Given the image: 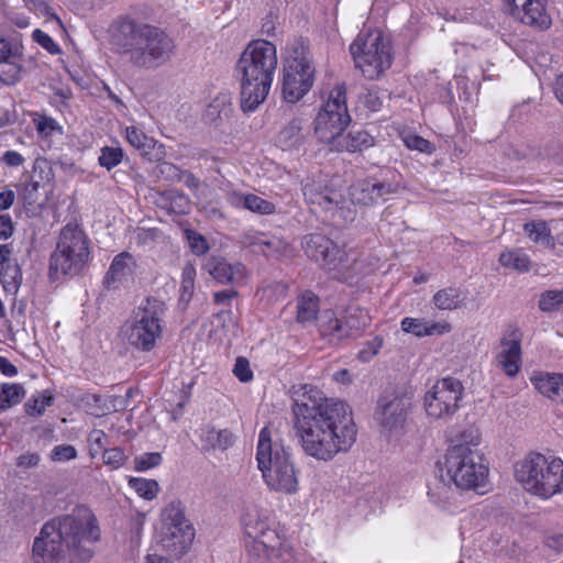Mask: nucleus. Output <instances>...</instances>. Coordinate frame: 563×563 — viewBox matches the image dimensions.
Masks as SVG:
<instances>
[{
	"label": "nucleus",
	"mask_w": 563,
	"mask_h": 563,
	"mask_svg": "<svg viewBox=\"0 0 563 563\" xmlns=\"http://www.w3.org/2000/svg\"><path fill=\"white\" fill-rule=\"evenodd\" d=\"M386 98L385 93H380L378 88L373 87L366 90V92L362 96V103L365 108H367L372 112L379 111L383 107L384 99Z\"/></svg>",
	"instance_id": "nucleus-52"
},
{
	"label": "nucleus",
	"mask_w": 563,
	"mask_h": 563,
	"mask_svg": "<svg viewBox=\"0 0 563 563\" xmlns=\"http://www.w3.org/2000/svg\"><path fill=\"white\" fill-rule=\"evenodd\" d=\"M319 298L311 291L303 292L297 301V321L306 324L317 319Z\"/></svg>",
	"instance_id": "nucleus-37"
},
{
	"label": "nucleus",
	"mask_w": 563,
	"mask_h": 563,
	"mask_svg": "<svg viewBox=\"0 0 563 563\" xmlns=\"http://www.w3.org/2000/svg\"><path fill=\"white\" fill-rule=\"evenodd\" d=\"M496 364L509 377H515L521 366V333L514 329L500 341Z\"/></svg>",
	"instance_id": "nucleus-20"
},
{
	"label": "nucleus",
	"mask_w": 563,
	"mask_h": 563,
	"mask_svg": "<svg viewBox=\"0 0 563 563\" xmlns=\"http://www.w3.org/2000/svg\"><path fill=\"white\" fill-rule=\"evenodd\" d=\"M88 442L90 444L91 452H98L100 450H106L108 437L103 430L93 429L88 435Z\"/></svg>",
	"instance_id": "nucleus-61"
},
{
	"label": "nucleus",
	"mask_w": 563,
	"mask_h": 563,
	"mask_svg": "<svg viewBox=\"0 0 563 563\" xmlns=\"http://www.w3.org/2000/svg\"><path fill=\"white\" fill-rule=\"evenodd\" d=\"M563 305V290H547L541 294L539 308L542 311H554Z\"/></svg>",
	"instance_id": "nucleus-48"
},
{
	"label": "nucleus",
	"mask_w": 563,
	"mask_h": 563,
	"mask_svg": "<svg viewBox=\"0 0 563 563\" xmlns=\"http://www.w3.org/2000/svg\"><path fill=\"white\" fill-rule=\"evenodd\" d=\"M475 525L487 526H506L509 525V517L498 509L487 507L477 508L475 510Z\"/></svg>",
	"instance_id": "nucleus-43"
},
{
	"label": "nucleus",
	"mask_w": 563,
	"mask_h": 563,
	"mask_svg": "<svg viewBox=\"0 0 563 563\" xmlns=\"http://www.w3.org/2000/svg\"><path fill=\"white\" fill-rule=\"evenodd\" d=\"M245 210L261 216H269L276 212V206L255 194H247Z\"/></svg>",
	"instance_id": "nucleus-45"
},
{
	"label": "nucleus",
	"mask_w": 563,
	"mask_h": 563,
	"mask_svg": "<svg viewBox=\"0 0 563 563\" xmlns=\"http://www.w3.org/2000/svg\"><path fill=\"white\" fill-rule=\"evenodd\" d=\"M306 120L299 117L289 120L277 135V144L284 151L299 150L306 142Z\"/></svg>",
	"instance_id": "nucleus-23"
},
{
	"label": "nucleus",
	"mask_w": 563,
	"mask_h": 563,
	"mask_svg": "<svg viewBox=\"0 0 563 563\" xmlns=\"http://www.w3.org/2000/svg\"><path fill=\"white\" fill-rule=\"evenodd\" d=\"M266 485L275 492L295 494L298 490V472L292 460L282 461L262 474Z\"/></svg>",
	"instance_id": "nucleus-21"
},
{
	"label": "nucleus",
	"mask_w": 563,
	"mask_h": 563,
	"mask_svg": "<svg viewBox=\"0 0 563 563\" xmlns=\"http://www.w3.org/2000/svg\"><path fill=\"white\" fill-rule=\"evenodd\" d=\"M350 52L355 67L371 80L379 79L393 63L390 42L379 30L361 32Z\"/></svg>",
	"instance_id": "nucleus-9"
},
{
	"label": "nucleus",
	"mask_w": 563,
	"mask_h": 563,
	"mask_svg": "<svg viewBox=\"0 0 563 563\" xmlns=\"http://www.w3.org/2000/svg\"><path fill=\"white\" fill-rule=\"evenodd\" d=\"M234 440L233 433L228 429L217 430L212 427H205L200 431L201 449L205 452L225 451L233 445Z\"/></svg>",
	"instance_id": "nucleus-31"
},
{
	"label": "nucleus",
	"mask_w": 563,
	"mask_h": 563,
	"mask_svg": "<svg viewBox=\"0 0 563 563\" xmlns=\"http://www.w3.org/2000/svg\"><path fill=\"white\" fill-rule=\"evenodd\" d=\"M373 136L364 130H351L349 133L343 134L333 141L330 145L331 150L342 152L346 151L350 153L361 152L365 148L373 146Z\"/></svg>",
	"instance_id": "nucleus-29"
},
{
	"label": "nucleus",
	"mask_w": 563,
	"mask_h": 563,
	"mask_svg": "<svg viewBox=\"0 0 563 563\" xmlns=\"http://www.w3.org/2000/svg\"><path fill=\"white\" fill-rule=\"evenodd\" d=\"M515 478L528 493L550 498L563 490V461L530 452L515 464Z\"/></svg>",
	"instance_id": "nucleus-5"
},
{
	"label": "nucleus",
	"mask_w": 563,
	"mask_h": 563,
	"mask_svg": "<svg viewBox=\"0 0 563 563\" xmlns=\"http://www.w3.org/2000/svg\"><path fill=\"white\" fill-rule=\"evenodd\" d=\"M21 67L16 62L5 59L0 62V82L14 85L19 81Z\"/></svg>",
	"instance_id": "nucleus-46"
},
{
	"label": "nucleus",
	"mask_w": 563,
	"mask_h": 563,
	"mask_svg": "<svg viewBox=\"0 0 563 563\" xmlns=\"http://www.w3.org/2000/svg\"><path fill=\"white\" fill-rule=\"evenodd\" d=\"M302 246L308 257L333 273L335 278L346 279L351 262L345 251L322 234H310L303 239Z\"/></svg>",
	"instance_id": "nucleus-12"
},
{
	"label": "nucleus",
	"mask_w": 563,
	"mask_h": 563,
	"mask_svg": "<svg viewBox=\"0 0 563 563\" xmlns=\"http://www.w3.org/2000/svg\"><path fill=\"white\" fill-rule=\"evenodd\" d=\"M41 462V456L36 452H25L18 456L16 466L23 470L35 468Z\"/></svg>",
	"instance_id": "nucleus-64"
},
{
	"label": "nucleus",
	"mask_w": 563,
	"mask_h": 563,
	"mask_svg": "<svg viewBox=\"0 0 563 563\" xmlns=\"http://www.w3.org/2000/svg\"><path fill=\"white\" fill-rule=\"evenodd\" d=\"M394 192L390 184L380 183L376 179H363L354 183L350 188V196L353 203L372 206L385 200L387 195Z\"/></svg>",
	"instance_id": "nucleus-22"
},
{
	"label": "nucleus",
	"mask_w": 563,
	"mask_h": 563,
	"mask_svg": "<svg viewBox=\"0 0 563 563\" xmlns=\"http://www.w3.org/2000/svg\"><path fill=\"white\" fill-rule=\"evenodd\" d=\"M402 141L409 150L419 151L421 153L431 154L435 150L431 142L417 134L407 133L402 136Z\"/></svg>",
	"instance_id": "nucleus-50"
},
{
	"label": "nucleus",
	"mask_w": 563,
	"mask_h": 563,
	"mask_svg": "<svg viewBox=\"0 0 563 563\" xmlns=\"http://www.w3.org/2000/svg\"><path fill=\"white\" fill-rule=\"evenodd\" d=\"M117 45L120 53L135 67L152 69L166 63L174 51V42L164 32L150 26L126 24Z\"/></svg>",
	"instance_id": "nucleus-4"
},
{
	"label": "nucleus",
	"mask_w": 563,
	"mask_h": 563,
	"mask_svg": "<svg viewBox=\"0 0 563 563\" xmlns=\"http://www.w3.org/2000/svg\"><path fill=\"white\" fill-rule=\"evenodd\" d=\"M545 544L558 552H563V531L562 530H547L544 536Z\"/></svg>",
	"instance_id": "nucleus-63"
},
{
	"label": "nucleus",
	"mask_w": 563,
	"mask_h": 563,
	"mask_svg": "<svg viewBox=\"0 0 563 563\" xmlns=\"http://www.w3.org/2000/svg\"><path fill=\"white\" fill-rule=\"evenodd\" d=\"M125 140L143 156H151V152L156 145V141L153 137L147 136L135 125L125 128Z\"/></svg>",
	"instance_id": "nucleus-39"
},
{
	"label": "nucleus",
	"mask_w": 563,
	"mask_h": 563,
	"mask_svg": "<svg viewBox=\"0 0 563 563\" xmlns=\"http://www.w3.org/2000/svg\"><path fill=\"white\" fill-rule=\"evenodd\" d=\"M155 538L170 555L180 556L190 548L195 533L194 530H158Z\"/></svg>",
	"instance_id": "nucleus-24"
},
{
	"label": "nucleus",
	"mask_w": 563,
	"mask_h": 563,
	"mask_svg": "<svg viewBox=\"0 0 563 563\" xmlns=\"http://www.w3.org/2000/svg\"><path fill=\"white\" fill-rule=\"evenodd\" d=\"M232 113L231 96L227 92L218 93L207 106L203 119L207 123L218 124L228 119Z\"/></svg>",
	"instance_id": "nucleus-33"
},
{
	"label": "nucleus",
	"mask_w": 563,
	"mask_h": 563,
	"mask_svg": "<svg viewBox=\"0 0 563 563\" xmlns=\"http://www.w3.org/2000/svg\"><path fill=\"white\" fill-rule=\"evenodd\" d=\"M89 258V241L77 224L65 225L58 238L55 251L49 260V275L53 279L60 276L78 275Z\"/></svg>",
	"instance_id": "nucleus-8"
},
{
	"label": "nucleus",
	"mask_w": 563,
	"mask_h": 563,
	"mask_svg": "<svg viewBox=\"0 0 563 563\" xmlns=\"http://www.w3.org/2000/svg\"><path fill=\"white\" fill-rule=\"evenodd\" d=\"M129 486L145 500L155 499L161 490L159 484L155 479L142 477H131L129 479Z\"/></svg>",
	"instance_id": "nucleus-42"
},
{
	"label": "nucleus",
	"mask_w": 563,
	"mask_h": 563,
	"mask_svg": "<svg viewBox=\"0 0 563 563\" xmlns=\"http://www.w3.org/2000/svg\"><path fill=\"white\" fill-rule=\"evenodd\" d=\"M195 266L190 263L186 264L181 272L180 301L188 302L191 299L195 289Z\"/></svg>",
	"instance_id": "nucleus-44"
},
{
	"label": "nucleus",
	"mask_w": 563,
	"mask_h": 563,
	"mask_svg": "<svg viewBox=\"0 0 563 563\" xmlns=\"http://www.w3.org/2000/svg\"><path fill=\"white\" fill-rule=\"evenodd\" d=\"M303 195L306 200L314 208L313 211L320 208L325 212L342 217L343 208L340 207V203L343 201V197L340 191L329 188L321 189L320 185L312 181L303 186ZM343 218L344 220H353L351 211H349V216H343Z\"/></svg>",
	"instance_id": "nucleus-19"
},
{
	"label": "nucleus",
	"mask_w": 563,
	"mask_h": 563,
	"mask_svg": "<svg viewBox=\"0 0 563 563\" xmlns=\"http://www.w3.org/2000/svg\"><path fill=\"white\" fill-rule=\"evenodd\" d=\"M277 63L276 46L266 40L252 41L245 47L236 64L244 112H253L266 100Z\"/></svg>",
	"instance_id": "nucleus-3"
},
{
	"label": "nucleus",
	"mask_w": 563,
	"mask_h": 563,
	"mask_svg": "<svg viewBox=\"0 0 563 563\" xmlns=\"http://www.w3.org/2000/svg\"><path fill=\"white\" fill-rule=\"evenodd\" d=\"M369 317L363 309H352L343 318H338L332 310H324L318 318L321 335L331 343L356 338L368 325Z\"/></svg>",
	"instance_id": "nucleus-13"
},
{
	"label": "nucleus",
	"mask_w": 563,
	"mask_h": 563,
	"mask_svg": "<svg viewBox=\"0 0 563 563\" xmlns=\"http://www.w3.org/2000/svg\"><path fill=\"white\" fill-rule=\"evenodd\" d=\"M203 269L219 284L243 286L247 283L249 272L241 262H230L222 256L207 258Z\"/></svg>",
	"instance_id": "nucleus-16"
},
{
	"label": "nucleus",
	"mask_w": 563,
	"mask_h": 563,
	"mask_svg": "<svg viewBox=\"0 0 563 563\" xmlns=\"http://www.w3.org/2000/svg\"><path fill=\"white\" fill-rule=\"evenodd\" d=\"M136 268V260L129 252H122L114 256L109 271L104 277L108 287L129 279Z\"/></svg>",
	"instance_id": "nucleus-26"
},
{
	"label": "nucleus",
	"mask_w": 563,
	"mask_h": 563,
	"mask_svg": "<svg viewBox=\"0 0 563 563\" xmlns=\"http://www.w3.org/2000/svg\"><path fill=\"white\" fill-rule=\"evenodd\" d=\"M411 409V393L394 390L382 395L376 409L380 432L390 440L401 441L411 430L409 420Z\"/></svg>",
	"instance_id": "nucleus-10"
},
{
	"label": "nucleus",
	"mask_w": 563,
	"mask_h": 563,
	"mask_svg": "<svg viewBox=\"0 0 563 563\" xmlns=\"http://www.w3.org/2000/svg\"><path fill=\"white\" fill-rule=\"evenodd\" d=\"M20 54V45L16 42L0 36V62L11 59Z\"/></svg>",
	"instance_id": "nucleus-58"
},
{
	"label": "nucleus",
	"mask_w": 563,
	"mask_h": 563,
	"mask_svg": "<svg viewBox=\"0 0 563 563\" xmlns=\"http://www.w3.org/2000/svg\"><path fill=\"white\" fill-rule=\"evenodd\" d=\"M100 152L101 153L98 158L99 164L108 170L118 166L122 162L123 151L121 147L104 146Z\"/></svg>",
	"instance_id": "nucleus-47"
},
{
	"label": "nucleus",
	"mask_w": 563,
	"mask_h": 563,
	"mask_svg": "<svg viewBox=\"0 0 563 563\" xmlns=\"http://www.w3.org/2000/svg\"><path fill=\"white\" fill-rule=\"evenodd\" d=\"M25 396V390L20 384H3L0 390V411H4L18 405Z\"/></svg>",
	"instance_id": "nucleus-41"
},
{
	"label": "nucleus",
	"mask_w": 563,
	"mask_h": 563,
	"mask_svg": "<svg viewBox=\"0 0 563 563\" xmlns=\"http://www.w3.org/2000/svg\"><path fill=\"white\" fill-rule=\"evenodd\" d=\"M256 460L262 474L269 467L280 464L282 461L291 460V453L279 441H273L268 428L261 430L258 434Z\"/></svg>",
	"instance_id": "nucleus-17"
},
{
	"label": "nucleus",
	"mask_w": 563,
	"mask_h": 563,
	"mask_svg": "<svg viewBox=\"0 0 563 563\" xmlns=\"http://www.w3.org/2000/svg\"><path fill=\"white\" fill-rule=\"evenodd\" d=\"M383 338L375 336L373 340L368 341L366 345L358 352V357L363 362H368L372 357H374L379 350L383 347Z\"/></svg>",
	"instance_id": "nucleus-59"
},
{
	"label": "nucleus",
	"mask_w": 563,
	"mask_h": 563,
	"mask_svg": "<svg viewBox=\"0 0 563 563\" xmlns=\"http://www.w3.org/2000/svg\"><path fill=\"white\" fill-rule=\"evenodd\" d=\"M401 329L404 332L422 338L446 334L451 331L452 327L445 321L434 322L423 318L407 317L401 320Z\"/></svg>",
	"instance_id": "nucleus-25"
},
{
	"label": "nucleus",
	"mask_w": 563,
	"mask_h": 563,
	"mask_svg": "<svg viewBox=\"0 0 563 563\" xmlns=\"http://www.w3.org/2000/svg\"><path fill=\"white\" fill-rule=\"evenodd\" d=\"M287 247V244L276 238H268L265 235V240L262 244V252L266 256H278L280 255Z\"/></svg>",
	"instance_id": "nucleus-54"
},
{
	"label": "nucleus",
	"mask_w": 563,
	"mask_h": 563,
	"mask_svg": "<svg viewBox=\"0 0 563 563\" xmlns=\"http://www.w3.org/2000/svg\"><path fill=\"white\" fill-rule=\"evenodd\" d=\"M65 553L63 530H41L33 542L32 561L33 563H63Z\"/></svg>",
	"instance_id": "nucleus-15"
},
{
	"label": "nucleus",
	"mask_w": 563,
	"mask_h": 563,
	"mask_svg": "<svg viewBox=\"0 0 563 563\" xmlns=\"http://www.w3.org/2000/svg\"><path fill=\"white\" fill-rule=\"evenodd\" d=\"M530 382L540 394L551 399L563 391V373L534 372Z\"/></svg>",
	"instance_id": "nucleus-32"
},
{
	"label": "nucleus",
	"mask_w": 563,
	"mask_h": 563,
	"mask_svg": "<svg viewBox=\"0 0 563 563\" xmlns=\"http://www.w3.org/2000/svg\"><path fill=\"white\" fill-rule=\"evenodd\" d=\"M162 455L158 452L143 453L134 459V468L137 472H145L162 463Z\"/></svg>",
	"instance_id": "nucleus-51"
},
{
	"label": "nucleus",
	"mask_w": 563,
	"mask_h": 563,
	"mask_svg": "<svg viewBox=\"0 0 563 563\" xmlns=\"http://www.w3.org/2000/svg\"><path fill=\"white\" fill-rule=\"evenodd\" d=\"M523 232L533 243L541 244L550 249L555 246L551 229L544 220H533L525 223Z\"/></svg>",
	"instance_id": "nucleus-35"
},
{
	"label": "nucleus",
	"mask_w": 563,
	"mask_h": 563,
	"mask_svg": "<svg viewBox=\"0 0 563 563\" xmlns=\"http://www.w3.org/2000/svg\"><path fill=\"white\" fill-rule=\"evenodd\" d=\"M99 538V530H66L65 549L70 563H87Z\"/></svg>",
	"instance_id": "nucleus-18"
},
{
	"label": "nucleus",
	"mask_w": 563,
	"mask_h": 563,
	"mask_svg": "<svg viewBox=\"0 0 563 563\" xmlns=\"http://www.w3.org/2000/svg\"><path fill=\"white\" fill-rule=\"evenodd\" d=\"M188 241H189V245H190L191 251L196 255H203L209 250V245H208L207 240L202 235H200L198 233L190 232L188 234Z\"/></svg>",
	"instance_id": "nucleus-62"
},
{
	"label": "nucleus",
	"mask_w": 563,
	"mask_h": 563,
	"mask_svg": "<svg viewBox=\"0 0 563 563\" xmlns=\"http://www.w3.org/2000/svg\"><path fill=\"white\" fill-rule=\"evenodd\" d=\"M465 297L459 288L448 287L438 290L432 298L434 306L440 310H455L464 302Z\"/></svg>",
	"instance_id": "nucleus-38"
},
{
	"label": "nucleus",
	"mask_w": 563,
	"mask_h": 563,
	"mask_svg": "<svg viewBox=\"0 0 563 563\" xmlns=\"http://www.w3.org/2000/svg\"><path fill=\"white\" fill-rule=\"evenodd\" d=\"M77 450L69 444L56 445L51 452V459L56 462H66L76 459Z\"/></svg>",
	"instance_id": "nucleus-57"
},
{
	"label": "nucleus",
	"mask_w": 563,
	"mask_h": 563,
	"mask_svg": "<svg viewBox=\"0 0 563 563\" xmlns=\"http://www.w3.org/2000/svg\"><path fill=\"white\" fill-rule=\"evenodd\" d=\"M4 286L16 288L22 282V273L15 261H10L0 272Z\"/></svg>",
	"instance_id": "nucleus-49"
},
{
	"label": "nucleus",
	"mask_w": 563,
	"mask_h": 563,
	"mask_svg": "<svg viewBox=\"0 0 563 563\" xmlns=\"http://www.w3.org/2000/svg\"><path fill=\"white\" fill-rule=\"evenodd\" d=\"M56 528V522H47L43 528ZM57 528H97V519L90 508L77 506L71 514L57 519Z\"/></svg>",
	"instance_id": "nucleus-30"
},
{
	"label": "nucleus",
	"mask_w": 563,
	"mask_h": 563,
	"mask_svg": "<svg viewBox=\"0 0 563 563\" xmlns=\"http://www.w3.org/2000/svg\"><path fill=\"white\" fill-rule=\"evenodd\" d=\"M464 432L438 462V477L429 486L430 501L445 512H453L456 504V489L477 490L485 488L489 470L477 450L479 438Z\"/></svg>",
	"instance_id": "nucleus-2"
},
{
	"label": "nucleus",
	"mask_w": 563,
	"mask_h": 563,
	"mask_svg": "<svg viewBox=\"0 0 563 563\" xmlns=\"http://www.w3.org/2000/svg\"><path fill=\"white\" fill-rule=\"evenodd\" d=\"M519 21L538 30L551 26V18L547 12L545 0H527L521 8Z\"/></svg>",
	"instance_id": "nucleus-27"
},
{
	"label": "nucleus",
	"mask_w": 563,
	"mask_h": 563,
	"mask_svg": "<svg viewBox=\"0 0 563 563\" xmlns=\"http://www.w3.org/2000/svg\"><path fill=\"white\" fill-rule=\"evenodd\" d=\"M36 130L43 136H51L54 131L60 130L56 120L42 115L35 120Z\"/></svg>",
	"instance_id": "nucleus-60"
},
{
	"label": "nucleus",
	"mask_w": 563,
	"mask_h": 563,
	"mask_svg": "<svg viewBox=\"0 0 563 563\" xmlns=\"http://www.w3.org/2000/svg\"><path fill=\"white\" fill-rule=\"evenodd\" d=\"M165 305L156 298H146L121 328L123 339L134 349L152 351L163 333Z\"/></svg>",
	"instance_id": "nucleus-6"
},
{
	"label": "nucleus",
	"mask_w": 563,
	"mask_h": 563,
	"mask_svg": "<svg viewBox=\"0 0 563 563\" xmlns=\"http://www.w3.org/2000/svg\"><path fill=\"white\" fill-rule=\"evenodd\" d=\"M33 40L51 54L60 53L58 44L42 30L36 29L33 32Z\"/></svg>",
	"instance_id": "nucleus-56"
},
{
	"label": "nucleus",
	"mask_w": 563,
	"mask_h": 563,
	"mask_svg": "<svg viewBox=\"0 0 563 563\" xmlns=\"http://www.w3.org/2000/svg\"><path fill=\"white\" fill-rule=\"evenodd\" d=\"M295 430L303 453L317 461H332L356 441L357 428L350 407L334 399L305 396L297 401Z\"/></svg>",
	"instance_id": "nucleus-1"
},
{
	"label": "nucleus",
	"mask_w": 563,
	"mask_h": 563,
	"mask_svg": "<svg viewBox=\"0 0 563 563\" xmlns=\"http://www.w3.org/2000/svg\"><path fill=\"white\" fill-rule=\"evenodd\" d=\"M81 401L87 411L96 417L119 411L124 408L125 402L120 396H101L97 394H86L82 396Z\"/></svg>",
	"instance_id": "nucleus-28"
},
{
	"label": "nucleus",
	"mask_w": 563,
	"mask_h": 563,
	"mask_svg": "<svg viewBox=\"0 0 563 563\" xmlns=\"http://www.w3.org/2000/svg\"><path fill=\"white\" fill-rule=\"evenodd\" d=\"M233 374L243 383L251 382L253 379V372L249 360L245 357H238L233 367Z\"/></svg>",
	"instance_id": "nucleus-55"
},
{
	"label": "nucleus",
	"mask_w": 563,
	"mask_h": 563,
	"mask_svg": "<svg viewBox=\"0 0 563 563\" xmlns=\"http://www.w3.org/2000/svg\"><path fill=\"white\" fill-rule=\"evenodd\" d=\"M314 66L302 38L287 42L284 57L283 96L287 102L299 101L312 87Z\"/></svg>",
	"instance_id": "nucleus-7"
},
{
	"label": "nucleus",
	"mask_w": 563,
	"mask_h": 563,
	"mask_svg": "<svg viewBox=\"0 0 563 563\" xmlns=\"http://www.w3.org/2000/svg\"><path fill=\"white\" fill-rule=\"evenodd\" d=\"M350 121L345 87L336 85L330 90L314 119V134L321 143L330 146L341 136Z\"/></svg>",
	"instance_id": "nucleus-11"
},
{
	"label": "nucleus",
	"mask_w": 563,
	"mask_h": 563,
	"mask_svg": "<svg viewBox=\"0 0 563 563\" xmlns=\"http://www.w3.org/2000/svg\"><path fill=\"white\" fill-rule=\"evenodd\" d=\"M102 460L107 466H110L113 470H118L124 464L126 456L123 450L119 448H112L103 451Z\"/></svg>",
	"instance_id": "nucleus-53"
},
{
	"label": "nucleus",
	"mask_w": 563,
	"mask_h": 563,
	"mask_svg": "<svg viewBox=\"0 0 563 563\" xmlns=\"http://www.w3.org/2000/svg\"><path fill=\"white\" fill-rule=\"evenodd\" d=\"M464 387L460 379L445 377L435 384L424 395V409L429 417L445 419L459 409Z\"/></svg>",
	"instance_id": "nucleus-14"
},
{
	"label": "nucleus",
	"mask_w": 563,
	"mask_h": 563,
	"mask_svg": "<svg viewBox=\"0 0 563 563\" xmlns=\"http://www.w3.org/2000/svg\"><path fill=\"white\" fill-rule=\"evenodd\" d=\"M161 522L166 528L192 527L186 517L185 505L180 500H172L162 509Z\"/></svg>",
	"instance_id": "nucleus-34"
},
{
	"label": "nucleus",
	"mask_w": 563,
	"mask_h": 563,
	"mask_svg": "<svg viewBox=\"0 0 563 563\" xmlns=\"http://www.w3.org/2000/svg\"><path fill=\"white\" fill-rule=\"evenodd\" d=\"M53 402L54 396L48 390L37 391L24 404V410L26 415L32 417L42 416L45 409L51 407Z\"/></svg>",
	"instance_id": "nucleus-40"
},
{
	"label": "nucleus",
	"mask_w": 563,
	"mask_h": 563,
	"mask_svg": "<svg viewBox=\"0 0 563 563\" xmlns=\"http://www.w3.org/2000/svg\"><path fill=\"white\" fill-rule=\"evenodd\" d=\"M499 264L508 269L526 273L531 267V260L522 249H510L503 252L498 258Z\"/></svg>",
	"instance_id": "nucleus-36"
}]
</instances>
